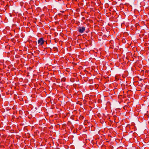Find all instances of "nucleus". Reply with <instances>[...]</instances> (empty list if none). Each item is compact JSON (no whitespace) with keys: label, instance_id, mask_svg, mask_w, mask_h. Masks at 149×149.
<instances>
[{"label":"nucleus","instance_id":"3","mask_svg":"<svg viewBox=\"0 0 149 149\" xmlns=\"http://www.w3.org/2000/svg\"><path fill=\"white\" fill-rule=\"evenodd\" d=\"M80 118L82 119H83V118H84V117L83 116H80Z\"/></svg>","mask_w":149,"mask_h":149},{"label":"nucleus","instance_id":"2","mask_svg":"<svg viewBox=\"0 0 149 149\" xmlns=\"http://www.w3.org/2000/svg\"><path fill=\"white\" fill-rule=\"evenodd\" d=\"M44 42L45 40L42 38H40L38 41V44L40 45H43Z\"/></svg>","mask_w":149,"mask_h":149},{"label":"nucleus","instance_id":"1","mask_svg":"<svg viewBox=\"0 0 149 149\" xmlns=\"http://www.w3.org/2000/svg\"><path fill=\"white\" fill-rule=\"evenodd\" d=\"M85 27L84 26L79 27L78 28V31L81 33H82L85 30Z\"/></svg>","mask_w":149,"mask_h":149}]
</instances>
